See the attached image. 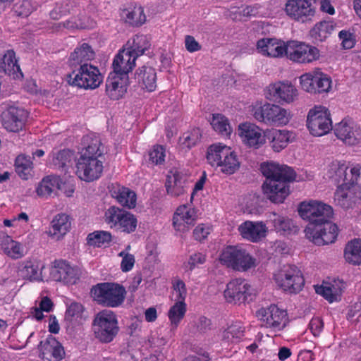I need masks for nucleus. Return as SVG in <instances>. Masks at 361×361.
Returning a JSON list of instances; mask_svg holds the SVG:
<instances>
[{"mask_svg":"<svg viewBox=\"0 0 361 361\" xmlns=\"http://www.w3.org/2000/svg\"><path fill=\"white\" fill-rule=\"evenodd\" d=\"M300 216L309 221L305 229V236L317 245L332 243L338 235V227L330 219L333 216L331 206L317 200L299 204Z\"/></svg>","mask_w":361,"mask_h":361,"instance_id":"obj_1","label":"nucleus"},{"mask_svg":"<svg viewBox=\"0 0 361 361\" xmlns=\"http://www.w3.org/2000/svg\"><path fill=\"white\" fill-rule=\"evenodd\" d=\"M260 169L266 178L262 185L264 195L271 202L282 203L289 195L288 183L295 180V171L287 165L272 161L262 163Z\"/></svg>","mask_w":361,"mask_h":361,"instance_id":"obj_2","label":"nucleus"},{"mask_svg":"<svg viewBox=\"0 0 361 361\" xmlns=\"http://www.w3.org/2000/svg\"><path fill=\"white\" fill-rule=\"evenodd\" d=\"M207 159L212 166L220 167L222 173L233 174L240 167V161L231 147L221 143L211 145L207 150Z\"/></svg>","mask_w":361,"mask_h":361,"instance_id":"obj_3","label":"nucleus"},{"mask_svg":"<svg viewBox=\"0 0 361 361\" xmlns=\"http://www.w3.org/2000/svg\"><path fill=\"white\" fill-rule=\"evenodd\" d=\"M68 14H76L77 17L73 16L65 22L59 23V27H63L69 30L85 29L88 27L86 17L82 13L77 4L71 0L56 4L50 12V17L54 20H59Z\"/></svg>","mask_w":361,"mask_h":361,"instance_id":"obj_4","label":"nucleus"},{"mask_svg":"<svg viewBox=\"0 0 361 361\" xmlns=\"http://www.w3.org/2000/svg\"><path fill=\"white\" fill-rule=\"evenodd\" d=\"M126 291L123 286L114 283H101L93 286L91 295L98 304L116 307L124 301Z\"/></svg>","mask_w":361,"mask_h":361,"instance_id":"obj_5","label":"nucleus"},{"mask_svg":"<svg viewBox=\"0 0 361 361\" xmlns=\"http://www.w3.org/2000/svg\"><path fill=\"white\" fill-rule=\"evenodd\" d=\"M219 259L221 264L238 271H247L257 266L256 259L239 246L226 247L221 253Z\"/></svg>","mask_w":361,"mask_h":361,"instance_id":"obj_6","label":"nucleus"},{"mask_svg":"<svg viewBox=\"0 0 361 361\" xmlns=\"http://www.w3.org/2000/svg\"><path fill=\"white\" fill-rule=\"evenodd\" d=\"M67 81L80 88L95 89L101 84L102 76L96 66L85 63L68 75Z\"/></svg>","mask_w":361,"mask_h":361,"instance_id":"obj_7","label":"nucleus"},{"mask_svg":"<svg viewBox=\"0 0 361 361\" xmlns=\"http://www.w3.org/2000/svg\"><path fill=\"white\" fill-rule=\"evenodd\" d=\"M253 116L259 122L276 126L286 125L291 118L286 109L270 103L255 108Z\"/></svg>","mask_w":361,"mask_h":361,"instance_id":"obj_8","label":"nucleus"},{"mask_svg":"<svg viewBox=\"0 0 361 361\" xmlns=\"http://www.w3.org/2000/svg\"><path fill=\"white\" fill-rule=\"evenodd\" d=\"M104 221L111 228L126 233L134 232L137 224L133 214L114 206L110 207L105 212Z\"/></svg>","mask_w":361,"mask_h":361,"instance_id":"obj_9","label":"nucleus"},{"mask_svg":"<svg viewBox=\"0 0 361 361\" xmlns=\"http://www.w3.org/2000/svg\"><path fill=\"white\" fill-rule=\"evenodd\" d=\"M93 324L96 338L103 343L111 342L118 331L116 315L111 311L104 310L99 312Z\"/></svg>","mask_w":361,"mask_h":361,"instance_id":"obj_10","label":"nucleus"},{"mask_svg":"<svg viewBox=\"0 0 361 361\" xmlns=\"http://www.w3.org/2000/svg\"><path fill=\"white\" fill-rule=\"evenodd\" d=\"M307 127L314 136H322L332 129V122L329 111L323 106H315L309 111Z\"/></svg>","mask_w":361,"mask_h":361,"instance_id":"obj_11","label":"nucleus"},{"mask_svg":"<svg viewBox=\"0 0 361 361\" xmlns=\"http://www.w3.org/2000/svg\"><path fill=\"white\" fill-rule=\"evenodd\" d=\"M275 280L283 290L295 293L302 290L305 283L302 274L295 265H286L275 275Z\"/></svg>","mask_w":361,"mask_h":361,"instance_id":"obj_12","label":"nucleus"},{"mask_svg":"<svg viewBox=\"0 0 361 361\" xmlns=\"http://www.w3.org/2000/svg\"><path fill=\"white\" fill-rule=\"evenodd\" d=\"M319 49L312 45L298 41L286 43V57L295 63H310L319 58Z\"/></svg>","mask_w":361,"mask_h":361,"instance_id":"obj_13","label":"nucleus"},{"mask_svg":"<svg viewBox=\"0 0 361 361\" xmlns=\"http://www.w3.org/2000/svg\"><path fill=\"white\" fill-rule=\"evenodd\" d=\"M256 314L261 321V326L275 331H281L286 326V312L275 305L259 309Z\"/></svg>","mask_w":361,"mask_h":361,"instance_id":"obj_14","label":"nucleus"},{"mask_svg":"<svg viewBox=\"0 0 361 361\" xmlns=\"http://www.w3.org/2000/svg\"><path fill=\"white\" fill-rule=\"evenodd\" d=\"M76 174L82 180L93 181L99 178L103 171L100 159L80 155L76 163Z\"/></svg>","mask_w":361,"mask_h":361,"instance_id":"obj_15","label":"nucleus"},{"mask_svg":"<svg viewBox=\"0 0 361 361\" xmlns=\"http://www.w3.org/2000/svg\"><path fill=\"white\" fill-rule=\"evenodd\" d=\"M361 201V188L349 183H341L334 192V202L341 207L348 209Z\"/></svg>","mask_w":361,"mask_h":361,"instance_id":"obj_16","label":"nucleus"},{"mask_svg":"<svg viewBox=\"0 0 361 361\" xmlns=\"http://www.w3.org/2000/svg\"><path fill=\"white\" fill-rule=\"evenodd\" d=\"M300 79L302 88L307 92H328L331 87V78L320 71L304 74Z\"/></svg>","mask_w":361,"mask_h":361,"instance_id":"obj_17","label":"nucleus"},{"mask_svg":"<svg viewBox=\"0 0 361 361\" xmlns=\"http://www.w3.org/2000/svg\"><path fill=\"white\" fill-rule=\"evenodd\" d=\"M250 285L243 279H235L227 283L224 297L228 302L244 303L251 295Z\"/></svg>","mask_w":361,"mask_h":361,"instance_id":"obj_18","label":"nucleus"},{"mask_svg":"<svg viewBox=\"0 0 361 361\" xmlns=\"http://www.w3.org/2000/svg\"><path fill=\"white\" fill-rule=\"evenodd\" d=\"M238 133L243 142L250 147L258 149L266 142V133L254 123H240Z\"/></svg>","mask_w":361,"mask_h":361,"instance_id":"obj_19","label":"nucleus"},{"mask_svg":"<svg viewBox=\"0 0 361 361\" xmlns=\"http://www.w3.org/2000/svg\"><path fill=\"white\" fill-rule=\"evenodd\" d=\"M197 214L194 208L185 204L178 207L173 214V226L180 235L188 232L196 223Z\"/></svg>","mask_w":361,"mask_h":361,"instance_id":"obj_20","label":"nucleus"},{"mask_svg":"<svg viewBox=\"0 0 361 361\" xmlns=\"http://www.w3.org/2000/svg\"><path fill=\"white\" fill-rule=\"evenodd\" d=\"M285 11L292 19L301 22H305L314 15V9L309 0H288Z\"/></svg>","mask_w":361,"mask_h":361,"instance_id":"obj_21","label":"nucleus"},{"mask_svg":"<svg viewBox=\"0 0 361 361\" xmlns=\"http://www.w3.org/2000/svg\"><path fill=\"white\" fill-rule=\"evenodd\" d=\"M27 118V112L23 108L11 106L1 114L4 128L11 132L21 130Z\"/></svg>","mask_w":361,"mask_h":361,"instance_id":"obj_22","label":"nucleus"},{"mask_svg":"<svg viewBox=\"0 0 361 361\" xmlns=\"http://www.w3.org/2000/svg\"><path fill=\"white\" fill-rule=\"evenodd\" d=\"M128 76L111 72L106 81V92L113 100L121 98L127 91Z\"/></svg>","mask_w":361,"mask_h":361,"instance_id":"obj_23","label":"nucleus"},{"mask_svg":"<svg viewBox=\"0 0 361 361\" xmlns=\"http://www.w3.org/2000/svg\"><path fill=\"white\" fill-rule=\"evenodd\" d=\"M40 356L44 361H60L65 351L61 344L51 335L42 341L38 345Z\"/></svg>","mask_w":361,"mask_h":361,"instance_id":"obj_24","label":"nucleus"},{"mask_svg":"<svg viewBox=\"0 0 361 361\" xmlns=\"http://www.w3.org/2000/svg\"><path fill=\"white\" fill-rule=\"evenodd\" d=\"M50 274L54 281L66 284H74L78 279L77 270L64 260H56Z\"/></svg>","mask_w":361,"mask_h":361,"instance_id":"obj_25","label":"nucleus"},{"mask_svg":"<svg viewBox=\"0 0 361 361\" xmlns=\"http://www.w3.org/2000/svg\"><path fill=\"white\" fill-rule=\"evenodd\" d=\"M166 188L168 195L178 197L185 193L188 189V182L186 176L178 171H171L167 176Z\"/></svg>","mask_w":361,"mask_h":361,"instance_id":"obj_26","label":"nucleus"},{"mask_svg":"<svg viewBox=\"0 0 361 361\" xmlns=\"http://www.w3.org/2000/svg\"><path fill=\"white\" fill-rule=\"evenodd\" d=\"M270 94L276 99L291 103L298 97V90L290 82H277L269 87Z\"/></svg>","mask_w":361,"mask_h":361,"instance_id":"obj_27","label":"nucleus"},{"mask_svg":"<svg viewBox=\"0 0 361 361\" xmlns=\"http://www.w3.org/2000/svg\"><path fill=\"white\" fill-rule=\"evenodd\" d=\"M257 47L263 55L271 57L286 56V44L276 39H262L257 42Z\"/></svg>","mask_w":361,"mask_h":361,"instance_id":"obj_28","label":"nucleus"},{"mask_svg":"<svg viewBox=\"0 0 361 361\" xmlns=\"http://www.w3.org/2000/svg\"><path fill=\"white\" fill-rule=\"evenodd\" d=\"M238 231L243 238L257 242L266 236L267 227L262 222L247 221L238 227Z\"/></svg>","mask_w":361,"mask_h":361,"instance_id":"obj_29","label":"nucleus"},{"mask_svg":"<svg viewBox=\"0 0 361 361\" xmlns=\"http://www.w3.org/2000/svg\"><path fill=\"white\" fill-rule=\"evenodd\" d=\"M336 136L349 145H354L360 139V133L355 129L353 122L342 121L336 125L334 128Z\"/></svg>","mask_w":361,"mask_h":361,"instance_id":"obj_30","label":"nucleus"},{"mask_svg":"<svg viewBox=\"0 0 361 361\" xmlns=\"http://www.w3.org/2000/svg\"><path fill=\"white\" fill-rule=\"evenodd\" d=\"M136 59L137 57L127 49L120 51L113 61V72L128 75V73L135 66Z\"/></svg>","mask_w":361,"mask_h":361,"instance_id":"obj_31","label":"nucleus"},{"mask_svg":"<svg viewBox=\"0 0 361 361\" xmlns=\"http://www.w3.org/2000/svg\"><path fill=\"white\" fill-rule=\"evenodd\" d=\"M344 287L343 282L340 280H335L333 283L314 286L316 293L322 295L329 302L341 300Z\"/></svg>","mask_w":361,"mask_h":361,"instance_id":"obj_32","label":"nucleus"},{"mask_svg":"<svg viewBox=\"0 0 361 361\" xmlns=\"http://www.w3.org/2000/svg\"><path fill=\"white\" fill-rule=\"evenodd\" d=\"M137 82L149 92L154 91L157 87V73L154 68L142 66L135 73Z\"/></svg>","mask_w":361,"mask_h":361,"instance_id":"obj_33","label":"nucleus"},{"mask_svg":"<svg viewBox=\"0 0 361 361\" xmlns=\"http://www.w3.org/2000/svg\"><path fill=\"white\" fill-rule=\"evenodd\" d=\"M0 71L17 79L23 76L20 66L17 63L15 52L12 50L7 51L0 61Z\"/></svg>","mask_w":361,"mask_h":361,"instance_id":"obj_34","label":"nucleus"},{"mask_svg":"<svg viewBox=\"0 0 361 361\" xmlns=\"http://www.w3.org/2000/svg\"><path fill=\"white\" fill-rule=\"evenodd\" d=\"M274 230L281 235H290L298 232V228L289 218L272 213L270 216Z\"/></svg>","mask_w":361,"mask_h":361,"instance_id":"obj_35","label":"nucleus"},{"mask_svg":"<svg viewBox=\"0 0 361 361\" xmlns=\"http://www.w3.org/2000/svg\"><path fill=\"white\" fill-rule=\"evenodd\" d=\"M49 233L56 240L63 237L71 228L69 216L66 214H57L51 222Z\"/></svg>","mask_w":361,"mask_h":361,"instance_id":"obj_36","label":"nucleus"},{"mask_svg":"<svg viewBox=\"0 0 361 361\" xmlns=\"http://www.w3.org/2000/svg\"><path fill=\"white\" fill-rule=\"evenodd\" d=\"M83 142L87 145L80 152V155H86L92 158L99 159L102 157L104 151L101 140L97 136H85L83 137Z\"/></svg>","mask_w":361,"mask_h":361,"instance_id":"obj_37","label":"nucleus"},{"mask_svg":"<svg viewBox=\"0 0 361 361\" xmlns=\"http://www.w3.org/2000/svg\"><path fill=\"white\" fill-rule=\"evenodd\" d=\"M266 137L275 152L284 149L290 142V133L285 130L272 129L266 132Z\"/></svg>","mask_w":361,"mask_h":361,"instance_id":"obj_38","label":"nucleus"},{"mask_svg":"<svg viewBox=\"0 0 361 361\" xmlns=\"http://www.w3.org/2000/svg\"><path fill=\"white\" fill-rule=\"evenodd\" d=\"M347 170L348 166L345 163L334 161L329 166L326 175L329 179L332 180L338 186L341 183H348V173Z\"/></svg>","mask_w":361,"mask_h":361,"instance_id":"obj_39","label":"nucleus"},{"mask_svg":"<svg viewBox=\"0 0 361 361\" xmlns=\"http://www.w3.org/2000/svg\"><path fill=\"white\" fill-rule=\"evenodd\" d=\"M63 185L61 184V180L57 176H47L39 183L36 192L41 197H48L56 190H62Z\"/></svg>","mask_w":361,"mask_h":361,"instance_id":"obj_40","label":"nucleus"},{"mask_svg":"<svg viewBox=\"0 0 361 361\" xmlns=\"http://www.w3.org/2000/svg\"><path fill=\"white\" fill-rule=\"evenodd\" d=\"M126 46V49L137 58L150 48L151 43L146 35H137L128 41Z\"/></svg>","mask_w":361,"mask_h":361,"instance_id":"obj_41","label":"nucleus"},{"mask_svg":"<svg viewBox=\"0 0 361 361\" xmlns=\"http://www.w3.org/2000/svg\"><path fill=\"white\" fill-rule=\"evenodd\" d=\"M74 159L73 152L63 149L53 154L52 163L56 169L67 173L68 169L72 167Z\"/></svg>","mask_w":361,"mask_h":361,"instance_id":"obj_42","label":"nucleus"},{"mask_svg":"<svg viewBox=\"0 0 361 361\" xmlns=\"http://www.w3.org/2000/svg\"><path fill=\"white\" fill-rule=\"evenodd\" d=\"M344 257L350 264H361V239L355 238L347 243L344 250Z\"/></svg>","mask_w":361,"mask_h":361,"instance_id":"obj_43","label":"nucleus"},{"mask_svg":"<svg viewBox=\"0 0 361 361\" xmlns=\"http://www.w3.org/2000/svg\"><path fill=\"white\" fill-rule=\"evenodd\" d=\"M94 57V52L92 47L87 43H83L80 47L75 48L74 51L70 56L71 61L74 63L81 65L91 61Z\"/></svg>","mask_w":361,"mask_h":361,"instance_id":"obj_44","label":"nucleus"},{"mask_svg":"<svg viewBox=\"0 0 361 361\" xmlns=\"http://www.w3.org/2000/svg\"><path fill=\"white\" fill-rule=\"evenodd\" d=\"M184 300H177L169 311L168 316L173 329L177 327L185 314L186 305Z\"/></svg>","mask_w":361,"mask_h":361,"instance_id":"obj_45","label":"nucleus"},{"mask_svg":"<svg viewBox=\"0 0 361 361\" xmlns=\"http://www.w3.org/2000/svg\"><path fill=\"white\" fill-rule=\"evenodd\" d=\"M333 23L329 21L320 22L315 25L311 30V36L318 42L324 41L334 30Z\"/></svg>","mask_w":361,"mask_h":361,"instance_id":"obj_46","label":"nucleus"},{"mask_svg":"<svg viewBox=\"0 0 361 361\" xmlns=\"http://www.w3.org/2000/svg\"><path fill=\"white\" fill-rule=\"evenodd\" d=\"M112 195L123 207L131 209L136 206V194L128 188H122Z\"/></svg>","mask_w":361,"mask_h":361,"instance_id":"obj_47","label":"nucleus"},{"mask_svg":"<svg viewBox=\"0 0 361 361\" xmlns=\"http://www.w3.org/2000/svg\"><path fill=\"white\" fill-rule=\"evenodd\" d=\"M15 167L16 171L18 176L22 179L27 180L31 175L32 163L30 158L24 155H19L16 159Z\"/></svg>","mask_w":361,"mask_h":361,"instance_id":"obj_48","label":"nucleus"},{"mask_svg":"<svg viewBox=\"0 0 361 361\" xmlns=\"http://www.w3.org/2000/svg\"><path fill=\"white\" fill-rule=\"evenodd\" d=\"M43 267L44 265L40 264L37 261H27L21 269V272L24 277L30 280L39 281L42 279V271L40 269Z\"/></svg>","mask_w":361,"mask_h":361,"instance_id":"obj_49","label":"nucleus"},{"mask_svg":"<svg viewBox=\"0 0 361 361\" xmlns=\"http://www.w3.org/2000/svg\"><path fill=\"white\" fill-rule=\"evenodd\" d=\"M126 21L133 26H140L146 20L144 10L141 6L134 7L131 11H124Z\"/></svg>","mask_w":361,"mask_h":361,"instance_id":"obj_50","label":"nucleus"},{"mask_svg":"<svg viewBox=\"0 0 361 361\" xmlns=\"http://www.w3.org/2000/svg\"><path fill=\"white\" fill-rule=\"evenodd\" d=\"M211 125L216 132L222 135H229L232 131L228 119L221 114L213 115Z\"/></svg>","mask_w":361,"mask_h":361,"instance_id":"obj_51","label":"nucleus"},{"mask_svg":"<svg viewBox=\"0 0 361 361\" xmlns=\"http://www.w3.org/2000/svg\"><path fill=\"white\" fill-rule=\"evenodd\" d=\"M2 248L4 252L13 259H18L23 257V249L20 245L7 236L3 243Z\"/></svg>","mask_w":361,"mask_h":361,"instance_id":"obj_52","label":"nucleus"},{"mask_svg":"<svg viewBox=\"0 0 361 361\" xmlns=\"http://www.w3.org/2000/svg\"><path fill=\"white\" fill-rule=\"evenodd\" d=\"M87 240L92 245L102 247L111 240V235L108 231H97L90 233Z\"/></svg>","mask_w":361,"mask_h":361,"instance_id":"obj_53","label":"nucleus"},{"mask_svg":"<svg viewBox=\"0 0 361 361\" xmlns=\"http://www.w3.org/2000/svg\"><path fill=\"white\" fill-rule=\"evenodd\" d=\"M13 12L18 16H28L32 10L31 4L27 0H13Z\"/></svg>","mask_w":361,"mask_h":361,"instance_id":"obj_54","label":"nucleus"},{"mask_svg":"<svg viewBox=\"0 0 361 361\" xmlns=\"http://www.w3.org/2000/svg\"><path fill=\"white\" fill-rule=\"evenodd\" d=\"M83 311V307L78 302H72L68 306L66 311L65 319L68 322H73L81 317Z\"/></svg>","mask_w":361,"mask_h":361,"instance_id":"obj_55","label":"nucleus"},{"mask_svg":"<svg viewBox=\"0 0 361 361\" xmlns=\"http://www.w3.org/2000/svg\"><path fill=\"white\" fill-rule=\"evenodd\" d=\"M205 261L206 255L201 252H197L190 255L188 261L184 264V268L186 271H191L197 265L204 264Z\"/></svg>","mask_w":361,"mask_h":361,"instance_id":"obj_56","label":"nucleus"},{"mask_svg":"<svg viewBox=\"0 0 361 361\" xmlns=\"http://www.w3.org/2000/svg\"><path fill=\"white\" fill-rule=\"evenodd\" d=\"M245 327L240 324H233L229 326L226 329V334H232L234 343L239 342V341L244 336Z\"/></svg>","mask_w":361,"mask_h":361,"instance_id":"obj_57","label":"nucleus"},{"mask_svg":"<svg viewBox=\"0 0 361 361\" xmlns=\"http://www.w3.org/2000/svg\"><path fill=\"white\" fill-rule=\"evenodd\" d=\"M149 160L155 164H161L164 161L165 153L162 146L158 145L149 152Z\"/></svg>","mask_w":361,"mask_h":361,"instance_id":"obj_58","label":"nucleus"},{"mask_svg":"<svg viewBox=\"0 0 361 361\" xmlns=\"http://www.w3.org/2000/svg\"><path fill=\"white\" fill-rule=\"evenodd\" d=\"M184 144L188 147H191L195 145L201 138V131L200 128L193 129L190 133H186L183 135Z\"/></svg>","mask_w":361,"mask_h":361,"instance_id":"obj_59","label":"nucleus"},{"mask_svg":"<svg viewBox=\"0 0 361 361\" xmlns=\"http://www.w3.org/2000/svg\"><path fill=\"white\" fill-rule=\"evenodd\" d=\"M341 44L344 49H351L355 45L353 34L346 30H341L338 34Z\"/></svg>","mask_w":361,"mask_h":361,"instance_id":"obj_60","label":"nucleus"},{"mask_svg":"<svg viewBox=\"0 0 361 361\" xmlns=\"http://www.w3.org/2000/svg\"><path fill=\"white\" fill-rule=\"evenodd\" d=\"M324 328V322L319 317H314L309 324V329L315 337L319 336Z\"/></svg>","mask_w":361,"mask_h":361,"instance_id":"obj_61","label":"nucleus"},{"mask_svg":"<svg viewBox=\"0 0 361 361\" xmlns=\"http://www.w3.org/2000/svg\"><path fill=\"white\" fill-rule=\"evenodd\" d=\"M211 228L209 226L203 224H199L193 231V236L196 240L202 241L204 240L210 233Z\"/></svg>","mask_w":361,"mask_h":361,"instance_id":"obj_62","label":"nucleus"},{"mask_svg":"<svg viewBox=\"0 0 361 361\" xmlns=\"http://www.w3.org/2000/svg\"><path fill=\"white\" fill-rule=\"evenodd\" d=\"M347 318L348 320H351L353 322L361 323V302H357L352 306L348 311Z\"/></svg>","mask_w":361,"mask_h":361,"instance_id":"obj_63","label":"nucleus"},{"mask_svg":"<svg viewBox=\"0 0 361 361\" xmlns=\"http://www.w3.org/2000/svg\"><path fill=\"white\" fill-rule=\"evenodd\" d=\"M135 264V257L133 255H125L121 263V269L123 272L132 269Z\"/></svg>","mask_w":361,"mask_h":361,"instance_id":"obj_64","label":"nucleus"}]
</instances>
